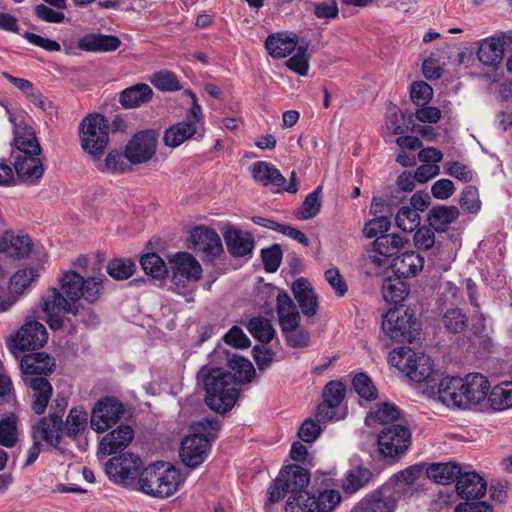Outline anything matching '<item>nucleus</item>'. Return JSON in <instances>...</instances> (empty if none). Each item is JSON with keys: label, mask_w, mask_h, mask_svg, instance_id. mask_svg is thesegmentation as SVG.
<instances>
[{"label": "nucleus", "mask_w": 512, "mask_h": 512, "mask_svg": "<svg viewBox=\"0 0 512 512\" xmlns=\"http://www.w3.org/2000/svg\"><path fill=\"white\" fill-rule=\"evenodd\" d=\"M198 129L193 121L178 122L166 129L163 141L168 147H178L186 140L192 138L198 133Z\"/></svg>", "instance_id": "obj_30"}, {"label": "nucleus", "mask_w": 512, "mask_h": 512, "mask_svg": "<svg viewBox=\"0 0 512 512\" xmlns=\"http://www.w3.org/2000/svg\"><path fill=\"white\" fill-rule=\"evenodd\" d=\"M198 378L203 382L204 401L211 410L224 414L233 408L239 398L235 376L220 367L204 366Z\"/></svg>", "instance_id": "obj_1"}, {"label": "nucleus", "mask_w": 512, "mask_h": 512, "mask_svg": "<svg viewBox=\"0 0 512 512\" xmlns=\"http://www.w3.org/2000/svg\"><path fill=\"white\" fill-rule=\"evenodd\" d=\"M14 135L15 145L20 152L19 155L39 156L41 147L32 128H24L22 132L15 129Z\"/></svg>", "instance_id": "obj_40"}, {"label": "nucleus", "mask_w": 512, "mask_h": 512, "mask_svg": "<svg viewBox=\"0 0 512 512\" xmlns=\"http://www.w3.org/2000/svg\"><path fill=\"white\" fill-rule=\"evenodd\" d=\"M152 88L146 83H137L119 93V103L124 109L139 108L151 101Z\"/></svg>", "instance_id": "obj_27"}, {"label": "nucleus", "mask_w": 512, "mask_h": 512, "mask_svg": "<svg viewBox=\"0 0 512 512\" xmlns=\"http://www.w3.org/2000/svg\"><path fill=\"white\" fill-rule=\"evenodd\" d=\"M463 378L458 376L445 377L440 381L438 395L447 406L464 407Z\"/></svg>", "instance_id": "obj_23"}, {"label": "nucleus", "mask_w": 512, "mask_h": 512, "mask_svg": "<svg viewBox=\"0 0 512 512\" xmlns=\"http://www.w3.org/2000/svg\"><path fill=\"white\" fill-rule=\"evenodd\" d=\"M134 438V431L129 425H120L106 434L99 443V453L112 455L126 449Z\"/></svg>", "instance_id": "obj_19"}, {"label": "nucleus", "mask_w": 512, "mask_h": 512, "mask_svg": "<svg viewBox=\"0 0 512 512\" xmlns=\"http://www.w3.org/2000/svg\"><path fill=\"white\" fill-rule=\"evenodd\" d=\"M442 323L449 332L462 333L467 328L468 319L461 309L452 308L444 313Z\"/></svg>", "instance_id": "obj_49"}, {"label": "nucleus", "mask_w": 512, "mask_h": 512, "mask_svg": "<svg viewBox=\"0 0 512 512\" xmlns=\"http://www.w3.org/2000/svg\"><path fill=\"white\" fill-rule=\"evenodd\" d=\"M31 398V408L40 415L45 412L52 396V385L45 377H22Z\"/></svg>", "instance_id": "obj_18"}, {"label": "nucleus", "mask_w": 512, "mask_h": 512, "mask_svg": "<svg viewBox=\"0 0 512 512\" xmlns=\"http://www.w3.org/2000/svg\"><path fill=\"white\" fill-rule=\"evenodd\" d=\"M261 257L264 268L267 272L273 273L277 271L282 260V251L278 244H274L269 248L262 249Z\"/></svg>", "instance_id": "obj_62"}, {"label": "nucleus", "mask_w": 512, "mask_h": 512, "mask_svg": "<svg viewBox=\"0 0 512 512\" xmlns=\"http://www.w3.org/2000/svg\"><path fill=\"white\" fill-rule=\"evenodd\" d=\"M14 169L19 179L29 184H35L44 174L43 163L36 155H17Z\"/></svg>", "instance_id": "obj_22"}, {"label": "nucleus", "mask_w": 512, "mask_h": 512, "mask_svg": "<svg viewBox=\"0 0 512 512\" xmlns=\"http://www.w3.org/2000/svg\"><path fill=\"white\" fill-rule=\"evenodd\" d=\"M410 97L416 106H425L432 100L433 89L424 81L414 82L410 88Z\"/></svg>", "instance_id": "obj_58"}, {"label": "nucleus", "mask_w": 512, "mask_h": 512, "mask_svg": "<svg viewBox=\"0 0 512 512\" xmlns=\"http://www.w3.org/2000/svg\"><path fill=\"white\" fill-rule=\"evenodd\" d=\"M121 41L117 36L104 35L100 33H90L84 35L78 41V47L84 51L109 52L117 50Z\"/></svg>", "instance_id": "obj_29"}, {"label": "nucleus", "mask_w": 512, "mask_h": 512, "mask_svg": "<svg viewBox=\"0 0 512 512\" xmlns=\"http://www.w3.org/2000/svg\"><path fill=\"white\" fill-rule=\"evenodd\" d=\"M102 279L99 277L84 278L75 271L65 272L61 279V290L63 294L73 303L83 297L87 302H96L101 295Z\"/></svg>", "instance_id": "obj_8"}, {"label": "nucleus", "mask_w": 512, "mask_h": 512, "mask_svg": "<svg viewBox=\"0 0 512 512\" xmlns=\"http://www.w3.org/2000/svg\"><path fill=\"white\" fill-rule=\"evenodd\" d=\"M427 476L439 484H449L458 481L461 467L456 462L434 463L427 468Z\"/></svg>", "instance_id": "obj_35"}, {"label": "nucleus", "mask_w": 512, "mask_h": 512, "mask_svg": "<svg viewBox=\"0 0 512 512\" xmlns=\"http://www.w3.org/2000/svg\"><path fill=\"white\" fill-rule=\"evenodd\" d=\"M125 157L118 151H111L107 154L104 163L98 164V169L102 172H111L113 174H122L130 171L129 165L125 162Z\"/></svg>", "instance_id": "obj_55"}, {"label": "nucleus", "mask_w": 512, "mask_h": 512, "mask_svg": "<svg viewBox=\"0 0 512 512\" xmlns=\"http://www.w3.org/2000/svg\"><path fill=\"white\" fill-rule=\"evenodd\" d=\"M171 281L178 288L196 283L202 274L200 263L188 252H178L169 258Z\"/></svg>", "instance_id": "obj_13"}, {"label": "nucleus", "mask_w": 512, "mask_h": 512, "mask_svg": "<svg viewBox=\"0 0 512 512\" xmlns=\"http://www.w3.org/2000/svg\"><path fill=\"white\" fill-rule=\"evenodd\" d=\"M341 501L337 490H324L316 498L317 512H331Z\"/></svg>", "instance_id": "obj_63"}, {"label": "nucleus", "mask_w": 512, "mask_h": 512, "mask_svg": "<svg viewBox=\"0 0 512 512\" xmlns=\"http://www.w3.org/2000/svg\"><path fill=\"white\" fill-rule=\"evenodd\" d=\"M396 505L397 497L390 490L376 491L362 503L364 512H394Z\"/></svg>", "instance_id": "obj_31"}, {"label": "nucleus", "mask_w": 512, "mask_h": 512, "mask_svg": "<svg viewBox=\"0 0 512 512\" xmlns=\"http://www.w3.org/2000/svg\"><path fill=\"white\" fill-rule=\"evenodd\" d=\"M281 331L287 344L293 348H303L309 343V333L304 327L300 326V322L294 328Z\"/></svg>", "instance_id": "obj_59"}, {"label": "nucleus", "mask_w": 512, "mask_h": 512, "mask_svg": "<svg viewBox=\"0 0 512 512\" xmlns=\"http://www.w3.org/2000/svg\"><path fill=\"white\" fill-rule=\"evenodd\" d=\"M219 428L218 417L204 418L192 425V433L182 440L179 451L185 466L196 468L206 460L211 442L217 438Z\"/></svg>", "instance_id": "obj_2"}, {"label": "nucleus", "mask_w": 512, "mask_h": 512, "mask_svg": "<svg viewBox=\"0 0 512 512\" xmlns=\"http://www.w3.org/2000/svg\"><path fill=\"white\" fill-rule=\"evenodd\" d=\"M310 481V473L303 467L292 464L286 466L279 472V475L272 482L267 490L270 502H278L287 494L290 496H301L308 492L306 490Z\"/></svg>", "instance_id": "obj_7"}, {"label": "nucleus", "mask_w": 512, "mask_h": 512, "mask_svg": "<svg viewBox=\"0 0 512 512\" xmlns=\"http://www.w3.org/2000/svg\"><path fill=\"white\" fill-rule=\"evenodd\" d=\"M346 387L341 381L333 380L328 382L323 389V399L337 407L345 398Z\"/></svg>", "instance_id": "obj_60"}, {"label": "nucleus", "mask_w": 512, "mask_h": 512, "mask_svg": "<svg viewBox=\"0 0 512 512\" xmlns=\"http://www.w3.org/2000/svg\"><path fill=\"white\" fill-rule=\"evenodd\" d=\"M354 390L363 399L372 401L378 396V391L370 377L364 373L355 375L352 381Z\"/></svg>", "instance_id": "obj_56"}, {"label": "nucleus", "mask_w": 512, "mask_h": 512, "mask_svg": "<svg viewBox=\"0 0 512 512\" xmlns=\"http://www.w3.org/2000/svg\"><path fill=\"white\" fill-rule=\"evenodd\" d=\"M140 264L144 272L155 279L163 278L168 272L164 260L156 253L143 255L140 259Z\"/></svg>", "instance_id": "obj_48"}, {"label": "nucleus", "mask_w": 512, "mask_h": 512, "mask_svg": "<svg viewBox=\"0 0 512 512\" xmlns=\"http://www.w3.org/2000/svg\"><path fill=\"white\" fill-rule=\"evenodd\" d=\"M252 175L256 182L263 186H283L286 183L285 177L280 171L266 161H257L252 165Z\"/></svg>", "instance_id": "obj_34"}, {"label": "nucleus", "mask_w": 512, "mask_h": 512, "mask_svg": "<svg viewBox=\"0 0 512 512\" xmlns=\"http://www.w3.org/2000/svg\"><path fill=\"white\" fill-rule=\"evenodd\" d=\"M66 406L65 398H56L51 406L54 411L34 425V434L40 433L43 440L51 446L57 447L60 444L61 435L59 432L62 431V416Z\"/></svg>", "instance_id": "obj_14"}, {"label": "nucleus", "mask_w": 512, "mask_h": 512, "mask_svg": "<svg viewBox=\"0 0 512 512\" xmlns=\"http://www.w3.org/2000/svg\"><path fill=\"white\" fill-rule=\"evenodd\" d=\"M396 225L404 232H413L420 224V215L408 206L401 207L395 218Z\"/></svg>", "instance_id": "obj_52"}, {"label": "nucleus", "mask_w": 512, "mask_h": 512, "mask_svg": "<svg viewBox=\"0 0 512 512\" xmlns=\"http://www.w3.org/2000/svg\"><path fill=\"white\" fill-rule=\"evenodd\" d=\"M382 330L394 342L412 343L419 337L421 325L413 310L394 308L384 315Z\"/></svg>", "instance_id": "obj_4"}, {"label": "nucleus", "mask_w": 512, "mask_h": 512, "mask_svg": "<svg viewBox=\"0 0 512 512\" xmlns=\"http://www.w3.org/2000/svg\"><path fill=\"white\" fill-rule=\"evenodd\" d=\"M150 82L161 91H178L182 88L176 75L169 70L153 73Z\"/></svg>", "instance_id": "obj_54"}, {"label": "nucleus", "mask_w": 512, "mask_h": 512, "mask_svg": "<svg viewBox=\"0 0 512 512\" xmlns=\"http://www.w3.org/2000/svg\"><path fill=\"white\" fill-rule=\"evenodd\" d=\"M227 364L234 371L232 376H235V383L237 385L251 382L256 375L252 363L237 354H232L231 356L227 354Z\"/></svg>", "instance_id": "obj_38"}, {"label": "nucleus", "mask_w": 512, "mask_h": 512, "mask_svg": "<svg viewBox=\"0 0 512 512\" xmlns=\"http://www.w3.org/2000/svg\"><path fill=\"white\" fill-rule=\"evenodd\" d=\"M265 47L271 56L284 58L295 49L296 42L294 39L283 37L280 34L277 36L271 35L266 39Z\"/></svg>", "instance_id": "obj_42"}, {"label": "nucleus", "mask_w": 512, "mask_h": 512, "mask_svg": "<svg viewBox=\"0 0 512 512\" xmlns=\"http://www.w3.org/2000/svg\"><path fill=\"white\" fill-rule=\"evenodd\" d=\"M464 384V407L470 404H478L488 396L489 381L480 373L468 374L463 378Z\"/></svg>", "instance_id": "obj_25"}, {"label": "nucleus", "mask_w": 512, "mask_h": 512, "mask_svg": "<svg viewBox=\"0 0 512 512\" xmlns=\"http://www.w3.org/2000/svg\"><path fill=\"white\" fill-rule=\"evenodd\" d=\"M65 294L61 293L58 289L52 288L50 294L43 298V311L45 313H59L74 315L79 314V305L71 302Z\"/></svg>", "instance_id": "obj_32"}, {"label": "nucleus", "mask_w": 512, "mask_h": 512, "mask_svg": "<svg viewBox=\"0 0 512 512\" xmlns=\"http://www.w3.org/2000/svg\"><path fill=\"white\" fill-rule=\"evenodd\" d=\"M389 363L404 372L414 382H429L433 374V361L430 356L418 354L408 347H399L389 353Z\"/></svg>", "instance_id": "obj_5"}, {"label": "nucleus", "mask_w": 512, "mask_h": 512, "mask_svg": "<svg viewBox=\"0 0 512 512\" xmlns=\"http://www.w3.org/2000/svg\"><path fill=\"white\" fill-rule=\"evenodd\" d=\"M47 339L48 333L42 323L26 320L17 333L7 340V347L11 354L18 359L23 352L43 347Z\"/></svg>", "instance_id": "obj_9"}, {"label": "nucleus", "mask_w": 512, "mask_h": 512, "mask_svg": "<svg viewBox=\"0 0 512 512\" xmlns=\"http://www.w3.org/2000/svg\"><path fill=\"white\" fill-rule=\"evenodd\" d=\"M135 263L131 259H113L107 265V273L116 280H126L135 271Z\"/></svg>", "instance_id": "obj_53"}, {"label": "nucleus", "mask_w": 512, "mask_h": 512, "mask_svg": "<svg viewBox=\"0 0 512 512\" xmlns=\"http://www.w3.org/2000/svg\"><path fill=\"white\" fill-rule=\"evenodd\" d=\"M223 238L229 253L235 257L250 254L254 249V238L251 233L229 227L223 233Z\"/></svg>", "instance_id": "obj_21"}, {"label": "nucleus", "mask_w": 512, "mask_h": 512, "mask_svg": "<svg viewBox=\"0 0 512 512\" xmlns=\"http://www.w3.org/2000/svg\"><path fill=\"white\" fill-rule=\"evenodd\" d=\"M291 288L302 313L308 317L314 316L318 311V300L309 281L299 278Z\"/></svg>", "instance_id": "obj_26"}, {"label": "nucleus", "mask_w": 512, "mask_h": 512, "mask_svg": "<svg viewBox=\"0 0 512 512\" xmlns=\"http://www.w3.org/2000/svg\"><path fill=\"white\" fill-rule=\"evenodd\" d=\"M247 328L252 336L262 343H269L275 336L270 320L263 316L250 319Z\"/></svg>", "instance_id": "obj_44"}, {"label": "nucleus", "mask_w": 512, "mask_h": 512, "mask_svg": "<svg viewBox=\"0 0 512 512\" xmlns=\"http://www.w3.org/2000/svg\"><path fill=\"white\" fill-rule=\"evenodd\" d=\"M88 414L82 408H72L66 419L65 435L75 438L87 425Z\"/></svg>", "instance_id": "obj_47"}, {"label": "nucleus", "mask_w": 512, "mask_h": 512, "mask_svg": "<svg viewBox=\"0 0 512 512\" xmlns=\"http://www.w3.org/2000/svg\"><path fill=\"white\" fill-rule=\"evenodd\" d=\"M20 370L23 376L47 377L56 369V360L45 352L29 353L21 357Z\"/></svg>", "instance_id": "obj_17"}, {"label": "nucleus", "mask_w": 512, "mask_h": 512, "mask_svg": "<svg viewBox=\"0 0 512 512\" xmlns=\"http://www.w3.org/2000/svg\"><path fill=\"white\" fill-rule=\"evenodd\" d=\"M391 221L387 216H379L365 224L363 233L367 238L378 237L384 235L390 228Z\"/></svg>", "instance_id": "obj_64"}, {"label": "nucleus", "mask_w": 512, "mask_h": 512, "mask_svg": "<svg viewBox=\"0 0 512 512\" xmlns=\"http://www.w3.org/2000/svg\"><path fill=\"white\" fill-rule=\"evenodd\" d=\"M276 311L281 330L294 328L300 322V313L287 292L281 291L277 295Z\"/></svg>", "instance_id": "obj_28"}, {"label": "nucleus", "mask_w": 512, "mask_h": 512, "mask_svg": "<svg viewBox=\"0 0 512 512\" xmlns=\"http://www.w3.org/2000/svg\"><path fill=\"white\" fill-rule=\"evenodd\" d=\"M157 143L158 134L155 130L139 131L126 144L124 157L134 165L147 163L155 156Z\"/></svg>", "instance_id": "obj_12"}, {"label": "nucleus", "mask_w": 512, "mask_h": 512, "mask_svg": "<svg viewBox=\"0 0 512 512\" xmlns=\"http://www.w3.org/2000/svg\"><path fill=\"white\" fill-rule=\"evenodd\" d=\"M38 277L34 268L20 269L10 279V290L21 294Z\"/></svg>", "instance_id": "obj_57"}, {"label": "nucleus", "mask_w": 512, "mask_h": 512, "mask_svg": "<svg viewBox=\"0 0 512 512\" xmlns=\"http://www.w3.org/2000/svg\"><path fill=\"white\" fill-rule=\"evenodd\" d=\"M424 266V258L415 251H406L396 256L391 262L395 276L408 278L417 275Z\"/></svg>", "instance_id": "obj_24"}, {"label": "nucleus", "mask_w": 512, "mask_h": 512, "mask_svg": "<svg viewBox=\"0 0 512 512\" xmlns=\"http://www.w3.org/2000/svg\"><path fill=\"white\" fill-rule=\"evenodd\" d=\"M456 206L437 205L428 213L429 225L437 232H445L448 226L459 217Z\"/></svg>", "instance_id": "obj_33"}, {"label": "nucleus", "mask_w": 512, "mask_h": 512, "mask_svg": "<svg viewBox=\"0 0 512 512\" xmlns=\"http://www.w3.org/2000/svg\"><path fill=\"white\" fill-rule=\"evenodd\" d=\"M306 51L307 45L299 46L297 52L286 63L290 70L301 76L307 75L309 69V56Z\"/></svg>", "instance_id": "obj_61"}, {"label": "nucleus", "mask_w": 512, "mask_h": 512, "mask_svg": "<svg viewBox=\"0 0 512 512\" xmlns=\"http://www.w3.org/2000/svg\"><path fill=\"white\" fill-rule=\"evenodd\" d=\"M409 294V286L404 278L387 277L382 284V295L386 302L399 304Z\"/></svg>", "instance_id": "obj_37"}, {"label": "nucleus", "mask_w": 512, "mask_h": 512, "mask_svg": "<svg viewBox=\"0 0 512 512\" xmlns=\"http://www.w3.org/2000/svg\"><path fill=\"white\" fill-rule=\"evenodd\" d=\"M19 440L18 418L14 413L0 419V445L13 448Z\"/></svg>", "instance_id": "obj_41"}, {"label": "nucleus", "mask_w": 512, "mask_h": 512, "mask_svg": "<svg viewBox=\"0 0 512 512\" xmlns=\"http://www.w3.org/2000/svg\"><path fill=\"white\" fill-rule=\"evenodd\" d=\"M322 189V186H318L305 197L302 206L296 214L298 219L308 220L315 217L320 212L322 207Z\"/></svg>", "instance_id": "obj_45"}, {"label": "nucleus", "mask_w": 512, "mask_h": 512, "mask_svg": "<svg viewBox=\"0 0 512 512\" xmlns=\"http://www.w3.org/2000/svg\"><path fill=\"white\" fill-rule=\"evenodd\" d=\"M125 405L114 396L100 398L91 413V428L97 433H104L115 426L125 415Z\"/></svg>", "instance_id": "obj_10"}, {"label": "nucleus", "mask_w": 512, "mask_h": 512, "mask_svg": "<svg viewBox=\"0 0 512 512\" xmlns=\"http://www.w3.org/2000/svg\"><path fill=\"white\" fill-rule=\"evenodd\" d=\"M400 418V410L391 403H383L379 405L369 415V419L383 425H392L393 422Z\"/></svg>", "instance_id": "obj_51"}, {"label": "nucleus", "mask_w": 512, "mask_h": 512, "mask_svg": "<svg viewBox=\"0 0 512 512\" xmlns=\"http://www.w3.org/2000/svg\"><path fill=\"white\" fill-rule=\"evenodd\" d=\"M378 448L384 458L395 459L406 452L411 443V431L400 424L384 427L378 434Z\"/></svg>", "instance_id": "obj_11"}, {"label": "nucleus", "mask_w": 512, "mask_h": 512, "mask_svg": "<svg viewBox=\"0 0 512 512\" xmlns=\"http://www.w3.org/2000/svg\"><path fill=\"white\" fill-rule=\"evenodd\" d=\"M490 406L495 411H502L512 407V387L507 384L495 386L488 394Z\"/></svg>", "instance_id": "obj_46"}, {"label": "nucleus", "mask_w": 512, "mask_h": 512, "mask_svg": "<svg viewBox=\"0 0 512 512\" xmlns=\"http://www.w3.org/2000/svg\"><path fill=\"white\" fill-rule=\"evenodd\" d=\"M285 509L286 512H317L316 497L309 492L301 496H289Z\"/></svg>", "instance_id": "obj_50"}, {"label": "nucleus", "mask_w": 512, "mask_h": 512, "mask_svg": "<svg viewBox=\"0 0 512 512\" xmlns=\"http://www.w3.org/2000/svg\"><path fill=\"white\" fill-rule=\"evenodd\" d=\"M373 474L368 468L357 467L350 470L343 479L342 488L345 492L354 493L366 485Z\"/></svg>", "instance_id": "obj_43"}, {"label": "nucleus", "mask_w": 512, "mask_h": 512, "mask_svg": "<svg viewBox=\"0 0 512 512\" xmlns=\"http://www.w3.org/2000/svg\"><path fill=\"white\" fill-rule=\"evenodd\" d=\"M79 136L82 149L99 160L109 142V124L98 113L86 116L79 124Z\"/></svg>", "instance_id": "obj_6"}, {"label": "nucleus", "mask_w": 512, "mask_h": 512, "mask_svg": "<svg viewBox=\"0 0 512 512\" xmlns=\"http://www.w3.org/2000/svg\"><path fill=\"white\" fill-rule=\"evenodd\" d=\"M139 489L143 493L157 498L173 495L181 483V475L174 466L157 462L146 467L139 475Z\"/></svg>", "instance_id": "obj_3"}, {"label": "nucleus", "mask_w": 512, "mask_h": 512, "mask_svg": "<svg viewBox=\"0 0 512 512\" xmlns=\"http://www.w3.org/2000/svg\"><path fill=\"white\" fill-rule=\"evenodd\" d=\"M502 46L496 37L483 40L478 48L477 57L485 66L497 67L503 59Z\"/></svg>", "instance_id": "obj_36"}, {"label": "nucleus", "mask_w": 512, "mask_h": 512, "mask_svg": "<svg viewBox=\"0 0 512 512\" xmlns=\"http://www.w3.org/2000/svg\"><path fill=\"white\" fill-rule=\"evenodd\" d=\"M142 465L141 459L133 453H124L111 458L105 466V471L115 483L124 484L135 479Z\"/></svg>", "instance_id": "obj_16"}, {"label": "nucleus", "mask_w": 512, "mask_h": 512, "mask_svg": "<svg viewBox=\"0 0 512 512\" xmlns=\"http://www.w3.org/2000/svg\"><path fill=\"white\" fill-rule=\"evenodd\" d=\"M189 248L195 253H202L205 260L213 261L223 252L219 235L210 228L195 227L188 238Z\"/></svg>", "instance_id": "obj_15"}, {"label": "nucleus", "mask_w": 512, "mask_h": 512, "mask_svg": "<svg viewBox=\"0 0 512 512\" xmlns=\"http://www.w3.org/2000/svg\"><path fill=\"white\" fill-rule=\"evenodd\" d=\"M409 240L398 234H384L373 242L374 251L381 256L392 257L399 253Z\"/></svg>", "instance_id": "obj_39"}, {"label": "nucleus", "mask_w": 512, "mask_h": 512, "mask_svg": "<svg viewBox=\"0 0 512 512\" xmlns=\"http://www.w3.org/2000/svg\"><path fill=\"white\" fill-rule=\"evenodd\" d=\"M457 494L465 500H478L487 491V483L475 471L462 473L456 482Z\"/></svg>", "instance_id": "obj_20"}]
</instances>
